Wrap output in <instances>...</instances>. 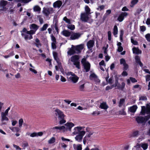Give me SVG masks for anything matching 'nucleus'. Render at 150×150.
<instances>
[{"instance_id": "a211bd4d", "label": "nucleus", "mask_w": 150, "mask_h": 150, "mask_svg": "<svg viewBox=\"0 0 150 150\" xmlns=\"http://www.w3.org/2000/svg\"><path fill=\"white\" fill-rule=\"evenodd\" d=\"M53 55L54 60L56 61L58 64L59 65V64H61V63L59 62V59L58 57L57 53L55 52H53Z\"/></svg>"}, {"instance_id": "9d476101", "label": "nucleus", "mask_w": 150, "mask_h": 150, "mask_svg": "<svg viewBox=\"0 0 150 150\" xmlns=\"http://www.w3.org/2000/svg\"><path fill=\"white\" fill-rule=\"evenodd\" d=\"M84 48V45L81 44L74 47V49L77 51L78 53H81V50Z\"/></svg>"}, {"instance_id": "5701e85b", "label": "nucleus", "mask_w": 150, "mask_h": 150, "mask_svg": "<svg viewBox=\"0 0 150 150\" xmlns=\"http://www.w3.org/2000/svg\"><path fill=\"white\" fill-rule=\"evenodd\" d=\"M99 108L102 109L106 110L108 108V106L107 105L106 102H103L100 103Z\"/></svg>"}, {"instance_id": "864d4df0", "label": "nucleus", "mask_w": 150, "mask_h": 150, "mask_svg": "<svg viewBox=\"0 0 150 150\" xmlns=\"http://www.w3.org/2000/svg\"><path fill=\"white\" fill-rule=\"evenodd\" d=\"M129 79L132 83H136L137 82V80L135 78L130 77Z\"/></svg>"}, {"instance_id": "20e7f679", "label": "nucleus", "mask_w": 150, "mask_h": 150, "mask_svg": "<svg viewBox=\"0 0 150 150\" xmlns=\"http://www.w3.org/2000/svg\"><path fill=\"white\" fill-rule=\"evenodd\" d=\"M43 13L46 16H49L50 14L52 13L53 12V8H44Z\"/></svg>"}, {"instance_id": "f257e3e1", "label": "nucleus", "mask_w": 150, "mask_h": 150, "mask_svg": "<svg viewBox=\"0 0 150 150\" xmlns=\"http://www.w3.org/2000/svg\"><path fill=\"white\" fill-rule=\"evenodd\" d=\"M150 114V105L149 104H147L146 106H142L140 114L142 115H145V114Z\"/></svg>"}, {"instance_id": "412c9836", "label": "nucleus", "mask_w": 150, "mask_h": 150, "mask_svg": "<svg viewBox=\"0 0 150 150\" xmlns=\"http://www.w3.org/2000/svg\"><path fill=\"white\" fill-rule=\"evenodd\" d=\"M61 34L66 37H68L71 36V33L67 30H64L62 31Z\"/></svg>"}, {"instance_id": "f03ea898", "label": "nucleus", "mask_w": 150, "mask_h": 150, "mask_svg": "<svg viewBox=\"0 0 150 150\" xmlns=\"http://www.w3.org/2000/svg\"><path fill=\"white\" fill-rule=\"evenodd\" d=\"M85 134V132L84 131H81L79 134L76 136L75 137L76 140L78 142H81L82 141V140L83 137Z\"/></svg>"}, {"instance_id": "e433bc0d", "label": "nucleus", "mask_w": 150, "mask_h": 150, "mask_svg": "<svg viewBox=\"0 0 150 150\" xmlns=\"http://www.w3.org/2000/svg\"><path fill=\"white\" fill-rule=\"evenodd\" d=\"M141 146L144 150H145L147 149L148 145L147 143H144L142 144Z\"/></svg>"}, {"instance_id": "72a5a7b5", "label": "nucleus", "mask_w": 150, "mask_h": 150, "mask_svg": "<svg viewBox=\"0 0 150 150\" xmlns=\"http://www.w3.org/2000/svg\"><path fill=\"white\" fill-rule=\"evenodd\" d=\"M53 129H59L60 130H63L65 129V127L64 126H62L60 127H58V126H56L54 127H53L52 128Z\"/></svg>"}, {"instance_id": "dca6fc26", "label": "nucleus", "mask_w": 150, "mask_h": 150, "mask_svg": "<svg viewBox=\"0 0 150 150\" xmlns=\"http://www.w3.org/2000/svg\"><path fill=\"white\" fill-rule=\"evenodd\" d=\"M82 129V127H77L74 128V131L73 132V134H79L81 131Z\"/></svg>"}, {"instance_id": "13d9d810", "label": "nucleus", "mask_w": 150, "mask_h": 150, "mask_svg": "<svg viewBox=\"0 0 150 150\" xmlns=\"http://www.w3.org/2000/svg\"><path fill=\"white\" fill-rule=\"evenodd\" d=\"M120 63L121 64H123V65L126 64L125 60L124 59H120Z\"/></svg>"}, {"instance_id": "052dcab7", "label": "nucleus", "mask_w": 150, "mask_h": 150, "mask_svg": "<svg viewBox=\"0 0 150 150\" xmlns=\"http://www.w3.org/2000/svg\"><path fill=\"white\" fill-rule=\"evenodd\" d=\"M64 118L62 119L59 120V124H62L66 122V121L64 119Z\"/></svg>"}, {"instance_id": "de8ad7c7", "label": "nucleus", "mask_w": 150, "mask_h": 150, "mask_svg": "<svg viewBox=\"0 0 150 150\" xmlns=\"http://www.w3.org/2000/svg\"><path fill=\"white\" fill-rule=\"evenodd\" d=\"M108 39L109 41H110L111 39V33L110 31H109L108 33Z\"/></svg>"}, {"instance_id": "9b49d317", "label": "nucleus", "mask_w": 150, "mask_h": 150, "mask_svg": "<svg viewBox=\"0 0 150 150\" xmlns=\"http://www.w3.org/2000/svg\"><path fill=\"white\" fill-rule=\"evenodd\" d=\"M73 75H72V76H70L69 77V79L74 83H76L79 79V77L75 74H73Z\"/></svg>"}, {"instance_id": "f8f14e48", "label": "nucleus", "mask_w": 150, "mask_h": 150, "mask_svg": "<svg viewBox=\"0 0 150 150\" xmlns=\"http://www.w3.org/2000/svg\"><path fill=\"white\" fill-rule=\"evenodd\" d=\"M79 90L81 91H84L85 83L83 82V81H81L79 82Z\"/></svg>"}, {"instance_id": "6e6552de", "label": "nucleus", "mask_w": 150, "mask_h": 150, "mask_svg": "<svg viewBox=\"0 0 150 150\" xmlns=\"http://www.w3.org/2000/svg\"><path fill=\"white\" fill-rule=\"evenodd\" d=\"M81 18L82 21L85 22H87L89 19L88 15L86 13H81Z\"/></svg>"}, {"instance_id": "a19ab883", "label": "nucleus", "mask_w": 150, "mask_h": 150, "mask_svg": "<svg viewBox=\"0 0 150 150\" xmlns=\"http://www.w3.org/2000/svg\"><path fill=\"white\" fill-rule=\"evenodd\" d=\"M138 2V0H132L131 2V4L132 5L131 6L133 7Z\"/></svg>"}, {"instance_id": "ddd939ff", "label": "nucleus", "mask_w": 150, "mask_h": 150, "mask_svg": "<svg viewBox=\"0 0 150 150\" xmlns=\"http://www.w3.org/2000/svg\"><path fill=\"white\" fill-rule=\"evenodd\" d=\"M62 4V1L60 0H58L53 3V7L54 8H59Z\"/></svg>"}, {"instance_id": "4be33fe9", "label": "nucleus", "mask_w": 150, "mask_h": 150, "mask_svg": "<svg viewBox=\"0 0 150 150\" xmlns=\"http://www.w3.org/2000/svg\"><path fill=\"white\" fill-rule=\"evenodd\" d=\"M135 60L136 62L141 67H142L143 64L141 62L140 57L138 55H136L135 56Z\"/></svg>"}, {"instance_id": "cd10ccee", "label": "nucleus", "mask_w": 150, "mask_h": 150, "mask_svg": "<svg viewBox=\"0 0 150 150\" xmlns=\"http://www.w3.org/2000/svg\"><path fill=\"white\" fill-rule=\"evenodd\" d=\"M39 27L38 25L34 23L31 24L30 26V29H33L35 31L38 29Z\"/></svg>"}, {"instance_id": "39448f33", "label": "nucleus", "mask_w": 150, "mask_h": 150, "mask_svg": "<svg viewBox=\"0 0 150 150\" xmlns=\"http://www.w3.org/2000/svg\"><path fill=\"white\" fill-rule=\"evenodd\" d=\"M55 112L56 115L57 116V115H58V118L59 120L64 118L65 115L61 110L58 109H57L55 110Z\"/></svg>"}, {"instance_id": "603ef678", "label": "nucleus", "mask_w": 150, "mask_h": 150, "mask_svg": "<svg viewBox=\"0 0 150 150\" xmlns=\"http://www.w3.org/2000/svg\"><path fill=\"white\" fill-rule=\"evenodd\" d=\"M140 31L142 32H144V31H145L146 30V27L144 25L140 26Z\"/></svg>"}, {"instance_id": "e2e57ef3", "label": "nucleus", "mask_w": 150, "mask_h": 150, "mask_svg": "<svg viewBox=\"0 0 150 150\" xmlns=\"http://www.w3.org/2000/svg\"><path fill=\"white\" fill-rule=\"evenodd\" d=\"M56 43L55 42H52V47L53 49H56L57 48V46L56 45Z\"/></svg>"}, {"instance_id": "4d7b16f0", "label": "nucleus", "mask_w": 150, "mask_h": 150, "mask_svg": "<svg viewBox=\"0 0 150 150\" xmlns=\"http://www.w3.org/2000/svg\"><path fill=\"white\" fill-rule=\"evenodd\" d=\"M124 66L123 67V70L124 71H125L127 70V69L128 68L129 66L128 64L127 63L123 65Z\"/></svg>"}, {"instance_id": "3c124183", "label": "nucleus", "mask_w": 150, "mask_h": 150, "mask_svg": "<svg viewBox=\"0 0 150 150\" xmlns=\"http://www.w3.org/2000/svg\"><path fill=\"white\" fill-rule=\"evenodd\" d=\"M35 33V31L33 30H31L30 31H27L26 33L29 35H33Z\"/></svg>"}, {"instance_id": "09e8293b", "label": "nucleus", "mask_w": 150, "mask_h": 150, "mask_svg": "<svg viewBox=\"0 0 150 150\" xmlns=\"http://www.w3.org/2000/svg\"><path fill=\"white\" fill-rule=\"evenodd\" d=\"M105 8V6L103 5H102L100 6H99L97 8V9L98 10L101 11L103 10Z\"/></svg>"}, {"instance_id": "c85d7f7f", "label": "nucleus", "mask_w": 150, "mask_h": 150, "mask_svg": "<svg viewBox=\"0 0 150 150\" xmlns=\"http://www.w3.org/2000/svg\"><path fill=\"white\" fill-rule=\"evenodd\" d=\"M35 44L37 47L39 48L40 47L42 46L40 40L38 38H37L35 39Z\"/></svg>"}, {"instance_id": "49530a36", "label": "nucleus", "mask_w": 150, "mask_h": 150, "mask_svg": "<svg viewBox=\"0 0 150 150\" xmlns=\"http://www.w3.org/2000/svg\"><path fill=\"white\" fill-rule=\"evenodd\" d=\"M63 20L67 23L69 24H70L71 23V21L69 19L67 18L66 17H65L64 18Z\"/></svg>"}, {"instance_id": "a878e982", "label": "nucleus", "mask_w": 150, "mask_h": 150, "mask_svg": "<svg viewBox=\"0 0 150 150\" xmlns=\"http://www.w3.org/2000/svg\"><path fill=\"white\" fill-rule=\"evenodd\" d=\"M139 131L138 130L134 131L132 133L130 134V137H137L139 135Z\"/></svg>"}, {"instance_id": "6ab92c4d", "label": "nucleus", "mask_w": 150, "mask_h": 150, "mask_svg": "<svg viewBox=\"0 0 150 150\" xmlns=\"http://www.w3.org/2000/svg\"><path fill=\"white\" fill-rule=\"evenodd\" d=\"M8 1L4 0H1L0 1V7H2L3 9L2 10H4L6 8L5 6L7 4Z\"/></svg>"}, {"instance_id": "bf43d9fd", "label": "nucleus", "mask_w": 150, "mask_h": 150, "mask_svg": "<svg viewBox=\"0 0 150 150\" xmlns=\"http://www.w3.org/2000/svg\"><path fill=\"white\" fill-rule=\"evenodd\" d=\"M23 122V120L21 118L19 120V127H21L22 126Z\"/></svg>"}, {"instance_id": "2f4dec72", "label": "nucleus", "mask_w": 150, "mask_h": 150, "mask_svg": "<svg viewBox=\"0 0 150 150\" xmlns=\"http://www.w3.org/2000/svg\"><path fill=\"white\" fill-rule=\"evenodd\" d=\"M118 33V28L116 25H115L114 27L113 34L115 35L117 34Z\"/></svg>"}, {"instance_id": "338daca9", "label": "nucleus", "mask_w": 150, "mask_h": 150, "mask_svg": "<svg viewBox=\"0 0 150 150\" xmlns=\"http://www.w3.org/2000/svg\"><path fill=\"white\" fill-rule=\"evenodd\" d=\"M123 48L122 46L118 47L117 51L119 52H121L122 51Z\"/></svg>"}, {"instance_id": "5fc2aeb1", "label": "nucleus", "mask_w": 150, "mask_h": 150, "mask_svg": "<svg viewBox=\"0 0 150 150\" xmlns=\"http://www.w3.org/2000/svg\"><path fill=\"white\" fill-rule=\"evenodd\" d=\"M147 99V98L145 96H141L139 98V100H145Z\"/></svg>"}, {"instance_id": "37998d69", "label": "nucleus", "mask_w": 150, "mask_h": 150, "mask_svg": "<svg viewBox=\"0 0 150 150\" xmlns=\"http://www.w3.org/2000/svg\"><path fill=\"white\" fill-rule=\"evenodd\" d=\"M67 28L68 29L73 30L75 28V26L74 25H69L68 26Z\"/></svg>"}, {"instance_id": "c756f323", "label": "nucleus", "mask_w": 150, "mask_h": 150, "mask_svg": "<svg viewBox=\"0 0 150 150\" xmlns=\"http://www.w3.org/2000/svg\"><path fill=\"white\" fill-rule=\"evenodd\" d=\"M137 108L136 105H133L130 107L129 110L131 112L134 113L136 112Z\"/></svg>"}, {"instance_id": "4c0bfd02", "label": "nucleus", "mask_w": 150, "mask_h": 150, "mask_svg": "<svg viewBox=\"0 0 150 150\" xmlns=\"http://www.w3.org/2000/svg\"><path fill=\"white\" fill-rule=\"evenodd\" d=\"M34 10L35 11L38 12L40 11L41 8L38 6H36L34 7Z\"/></svg>"}, {"instance_id": "a18cd8bd", "label": "nucleus", "mask_w": 150, "mask_h": 150, "mask_svg": "<svg viewBox=\"0 0 150 150\" xmlns=\"http://www.w3.org/2000/svg\"><path fill=\"white\" fill-rule=\"evenodd\" d=\"M145 37L148 42H150V34L148 33L146 35Z\"/></svg>"}, {"instance_id": "79ce46f5", "label": "nucleus", "mask_w": 150, "mask_h": 150, "mask_svg": "<svg viewBox=\"0 0 150 150\" xmlns=\"http://www.w3.org/2000/svg\"><path fill=\"white\" fill-rule=\"evenodd\" d=\"M147 115L145 116L144 117V121L145 122V123L148 120H149L150 119V114H147Z\"/></svg>"}, {"instance_id": "393cba45", "label": "nucleus", "mask_w": 150, "mask_h": 150, "mask_svg": "<svg viewBox=\"0 0 150 150\" xmlns=\"http://www.w3.org/2000/svg\"><path fill=\"white\" fill-rule=\"evenodd\" d=\"M132 50L134 54H138L142 53V51L139 50L138 48L134 47L133 48Z\"/></svg>"}, {"instance_id": "aec40b11", "label": "nucleus", "mask_w": 150, "mask_h": 150, "mask_svg": "<svg viewBox=\"0 0 150 150\" xmlns=\"http://www.w3.org/2000/svg\"><path fill=\"white\" fill-rule=\"evenodd\" d=\"M125 83L124 82H122L121 84H119L116 87L118 89L123 91L125 88Z\"/></svg>"}, {"instance_id": "1a4fd4ad", "label": "nucleus", "mask_w": 150, "mask_h": 150, "mask_svg": "<svg viewBox=\"0 0 150 150\" xmlns=\"http://www.w3.org/2000/svg\"><path fill=\"white\" fill-rule=\"evenodd\" d=\"M94 41L93 40H89L87 43L88 48L90 50H91L92 48L94 45Z\"/></svg>"}, {"instance_id": "6e6d98bb", "label": "nucleus", "mask_w": 150, "mask_h": 150, "mask_svg": "<svg viewBox=\"0 0 150 150\" xmlns=\"http://www.w3.org/2000/svg\"><path fill=\"white\" fill-rule=\"evenodd\" d=\"M87 62L86 61V59L85 58H83L81 60V62L83 65H84V64H85L87 63Z\"/></svg>"}, {"instance_id": "8fccbe9b", "label": "nucleus", "mask_w": 150, "mask_h": 150, "mask_svg": "<svg viewBox=\"0 0 150 150\" xmlns=\"http://www.w3.org/2000/svg\"><path fill=\"white\" fill-rule=\"evenodd\" d=\"M85 9L86 13L88 14L90 13V9L88 6H86Z\"/></svg>"}, {"instance_id": "0eeeda50", "label": "nucleus", "mask_w": 150, "mask_h": 150, "mask_svg": "<svg viewBox=\"0 0 150 150\" xmlns=\"http://www.w3.org/2000/svg\"><path fill=\"white\" fill-rule=\"evenodd\" d=\"M81 36V34L79 33H73L71 34L70 39L71 40L78 39Z\"/></svg>"}, {"instance_id": "680f3d73", "label": "nucleus", "mask_w": 150, "mask_h": 150, "mask_svg": "<svg viewBox=\"0 0 150 150\" xmlns=\"http://www.w3.org/2000/svg\"><path fill=\"white\" fill-rule=\"evenodd\" d=\"M146 81V82L150 80V75L147 74L145 76Z\"/></svg>"}, {"instance_id": "b1692460", "label": "nucleus", "mask_w": 150, "mask_h": 150, "mask_svg": "<svg viewBox=\"0 0 150 150\" xmlns=\"http://www.w3.org/2000/svg\"><path fill=\"white\" fill-rule=\"evenodd\" d=\"M79 57L78 55H74L72 56L71 58V62H74L79 61Z\"/></svg>"}, {"instance_id": "4468645a", "label": "nucleus", "mask_w": 150, "mask_h": 150, "mask_svg": "<svg viewBox=\"0 0 150 150\" xmlns=\"http://www.w3.org/2000/svg\"><path fill=\"white\" fill-rule=\"evenodd\" d=\"M65 125L67 127V129L70 131H71L72 127L74 125V124L71 122H67Z\"/></svg>"}, {"instance_id": "423d86ee", "label": "nucleus", "mask_w": 150, "mask_h": 150, "mask_svg": "<svg viewBox=\"0 0 150 150\" xmlns=\"http://www.w3.org/2000/svg\"><path fill=\"white\" fill-rule=\"evenodd\" d=\"M144 120V117L141 116H137L135 118V120L137 123L142 124L143 125H144L145 123Z\"/></svg>"}, {"instance_id": "c03bdc74", "label": "nucleus", "mask_w": 150, "mask_h": 150, "mask_svg": "<svg viewBox=\"0 0 150 150\" xmlns=\"http://www.w3.org/2000/svg\"><path fill=\"white\" fill-rule=\"evenodd\" d=\"M100 111H94L92 113V115L94 116H96L100 114Z\"/></svg>"}, {"instance_id": "7c9ffc66", "label": "nucleus", "mask_w": 150, "mask_h": 150, "mask_svg": "<svg viewBox=\"0 0 150 150\" xmlns=\"http://www.w3.org/2000/svg\"><path fill=\"white\" fill-rule=\"evenodd\" d=\"M48 26V24L47 23L43 25L42 27L40 29V31H43L46 30Z\"/></svg>"}, {"instance_id": "f3484780", "label": "nucleus", "mask_w": 150, "mask_h": 150, "mask_svg": "<svg viewBox=\"0 0 150 150\" xmlns=\"http://www.w3.org/2000/svg\"><path fill=\"white\" fill-rule=\"evenodd\" d=\"M83 66L84 69L85 70L86 72H88L90 70L91 65L88 62H87V63L84 64Z\"/></svg>"}, {"instance_id": "0e129e2a", "label": "nucleus", "mask_w": 150, "mask_h": 150, "mask_svg": "<svg viewBox=\"0 0 150 150\" xmlns=\"http://www.w3.org/2000/svg\"><path fill=\"white\" fill-rule=\"evenodd\" d=\"M51 40L53 42L56 43V39L54 36L52 35H51Z\"/></svg>"}, {"instance_id": "2eb2a0df", "label": "nucleus", "mask_w": 150, "mask_h": 150, "mask_svg": "<svg viewBox=\"0 0 150 150\" xmlns=\"http://www.w3.org/2000/svg\"><path fill=\"white\" fill-rule=\"evenodd\" d=\"M6 115L5 114H4V112H2L1 113V121L2 122H4V121H8L9 119L8 117H6V116L7 115Z\"/></svg>"}, {"instance_id": "7ed1b4c3", "label": "nucleus", "mask_w": 150, "mask_h": 150, "mask_svg": "<svg viewBox=\"0 0 150 150\" xmlns=\"http://www.w3.org/2000/svg\"><path fill=\"white\" fill-rule=\"evenodd\" d=\"M128 15L127 13L126 12H122L119 16L117 20L120 22H122L124 19L125 17Z\"/></svg>"}, {"instance_id": "58836bf2", "label": "nucleus", "mask_w": 150, "mask_h": 150, "mask_svg": "<svg viewBox=\"0 0 150 150\" xmlns=\"http://www.w3.org/2000/svg\"><path fill=\"white\" fill-rule=\"evenodd\" d=\"M125 109L123 108L119 111V114L122 115H126V113L125 111Z\"/></svg>"}, {"instance_id": "f704fd0d", "label": "nucleus", "mask_w": 150, "mask_h": 150, "mask_svg": "<svg viewBox=\"0 0 150 150\" xmlns=\"http://www.w3.org/2000/svg\"><path fill=\"white\" fill-rule=\"evenodd\" d=\"M125 102V100L124 98H121L120 99L119 103V107H121L124 103Z\"/></svg>"}, {"instance_id": "69168bd1", "label": "nucleus", "mask_w": 150, "mask_h": 150, "mask_svg": "<svg viewBox=\"0 0 150 150\" xmlns=\"http://www.w3.org/2000/svg\"><path fill=\"white\" fill-rule=\"evenodd\" d=\"M21 35L22 36H24V38L25 40H27L28 39V36H29L28 35H26L24 33H22Z\"/></svg>"}, {"instance_id": "bb28decb", "label": "nucleus", "mask_w": 150, "mask_h": 150, "mask_svg": "<svg viewBox=\"0 0 150 150\" xmlns=\"http://www.w3.org/2000/svg\"><path fill=\"white\" fill-rule=\"evenodd\" d=\"M72 48H70L69 51L68 52V54L70 55L74 54L76 53L75 50L74 49V46L72 45Z\"/></svg>"}, {"instance_id": "774afa93", "label": "nucleus", "mask_w": 150, "mask_h": 150, "mask_svg": "<svg viewBox=\"0 0 150 150\" xmlns=\"http://www.w3.org/2000/svg\"><path fill=\"white\" fill-rule=\"evenodd\" d=\"M146 23L148 25H150V18H147L146 21Z\"/></svg>"}, {"instance_id": "473e14b6", "label": "nucleus", "mask_w": 150, "mask_h": 150, "mask_svg": "<svg viewBox=\"0 0 150 150\" xmlns=\"http://www.w3.org/2000/svg\"><path fill=\"white\" fill-rule=\"evenodd\" d=\"M73 63L76 66V68L79 69L80 68V62L79 61L77 62H74Z\"/></svg>"}, {"instance_id": "c9c22d12", "label": "nucleus", "mask_w": 150, "mask_h": 150, "mask_svg": "<svg viewBox=\"0 0 150 150\" xmlns=\"http://www.w3.org/2000/svg\"><path fill=\"white\" fill-rule=\"evenodd\" d=\"M55 142V139L54 137H52L49 140L48 142L49 144H53Z\"/></svg>"}, {"instance_id": "ea45409f", "label": "nucleus", "mask_w": 150, "mask_h": 150, "mask_svg": "<svg viewBox=\"0 0 150 150\" xmlns=\"http://www.w3.org/2000/svg\"><path fill=\"white\" fill-rule=\"evenodd\" d=\"M131 42L134 45H138V42L134 40L133 37H132L131 38Z\"/></svg>"}]
</instances>
